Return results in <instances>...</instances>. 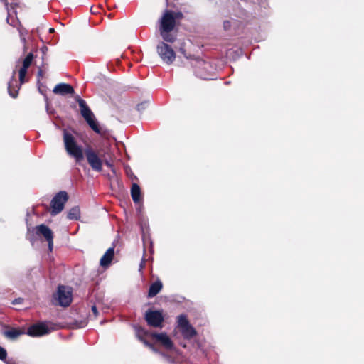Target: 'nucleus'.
Returning <instances> with one entry per match:
<instances>
[{
    "instance_id": "nucleus-1",
    "label": "nucleus",
    "mask_w": 364,
    "mask_h": 364,
    "mask_svg": "<svg viewBox=\"0 0 364 364\" xmlns=\"http://www.w3.org/2000/svg\"><path fill=\"white\" fill-rule=\"evenodd\" d=\"M159 32L164 41L173 43L176 40V36L171 33L176 26L173 12L166 10L159 21Z\"/></svg>"
},
{
    "instance_id": "nucleus-2",
    "label": "nucleus",
    "mask_w": 364,
    "mask_h": 364,
    "mask_svg": "<svg viewBox=\"0 0 364 364\" xmlns=\"http://www.w3.org/2000/svg\"><path fill=\"white\" fill-rule=\"evenodd\" d=\"M63 141L68 154L74 158L77 163L82 161L84 159L85 152L82 146L77 143L73 135L70 132L64 131Z\"/></svg>"
},
{
    "instance_id": "nucleus-3",
    "label": "nucleus",
    "mask_w": 364,
    "mask_h": 364,
    "mask_svg": "<svg viewBox=\"0 0 364 364\" xmlns=\"http://www.w3.org/2000/svg\"><path fill=\"white\" fill-rule=\"evenodd\" d=\"M84 152L87 161L92 169L100 172L102 170L104 154H100L90 146L86 147Z\"/></svg>"
},
{
    "instance_id": "nucleus-4",
    "label": "nucleus",
    "mask_w": 364,
    "mask_h": 364,
    "mask_svg": "<svg viewBox=\"0 0 364 364\" xmlns=\"http://www.w3.org/2000/svg\"><path fill=\"white\" fill-rule=\"evenodd\" d=\"M80 110L82 117L85 119L90 128L96 133L101 134L100 128L95 119V115L85 100H80Z\"/></svg>"
},
{
    "instance_id": "nucleus-5",
    "label": "nucleus",
    "mask_w": 364,
    "mask_h": 364,
    "mask_svg": "<svg viewBox=\"0 0 364 364\" xmlns=\"http://www.w3.org/2000/svg\"><path fill=\"white\" fill-rule=\"evenodd\" d=\"M156 52L161 60L167 65H171L176 59V53L172 48L165 43L160 42L156 46Z\"/></svg>"
},
{
    "instance_id": "nucleus-6",
    "label": "nucleus",
    "mask_w": 364,
    "mask_h": 364,
    "mask_svg": "<svg viewBox=\"0 0 364 364\" xmlns=\"http://www.w3.org/2000/svg\"><path fill=\"white\" fill-rule=\"evenodd\" d=\"M68 199V196L65 191H60L52 199L50 203L51 215H55L60 213L63 208L65 203Z\"/></svg>"
},
{
    "instance_id": "nucleus-7",
    "label": "nucleus",
    "mask_w": 364,
    "mask_h": 364,
    "mask_svg": "<svg viewBox=\"0 0 364 364\" xmlns=\"http://www.w3.org/2000/svg\"><path fill=\"white\" fill-rule=\"evenodd\" d=\"M56 299L59 305L68 306L72 301V289L68 287L60 285L58 288Z\"/></svg>"
},
{
    "instance_id": "nucleus-8",
    "label": "nucleus",
    "mask_w": 364,
    "mask_h": 364,
    "mask_svg": "<svg viewBox=\"0 0 364 364\" xmlns=\"http://www.w3.org/2000/svg\"><path fill=\"white\" fill-rule=\"evenodd\" d=\"M212 70L213 68L210 63L199 60L197 61V65H196L195 73L196 76L201 79L210 80L212 79Z\"/></svg>"
},
{
    "instance_id": "nucleus-9",
    "label": "nucleus",
    "mask_w": 364,
    "mask_h": 364,
    "mask_svg": "<svg viewBox=\"0 0 364 364\" xmlns=\"http://www.w3.org/2000/svg\"><path fill=\"white\" fill-rule=\"evenodd\" d=\"M35 233L38 236H43L48 242V250L52 251L53 248V231L47 225L41 224L33 228Z\"/></svg>"
},
{
    "instance_id": "nucleus-10",
    "label": "nucleus",
    "mask_w": 364,
    "mask_h": 364,
    "mask_svg": "<svg viewBox=\"0 0 364 364\" xmlns=\"http://www.w3.org/2000/svg\"><path fill=\"white\" fill-rule=\"evenodd\" d=\"M145 319L149 326L156 328L161 327L164 321L163 315L159 311H147Z\"/></svg>"
},
{
    "instance_id": "nucleus-11",
    "label": "nucleus",
    "mask_w": 364,
    "mask_h": 364,
    "mask_svg": "<svg viewBox=\"0 0 364 364\" xmlns=\"http://www.w3.org/2000/svg\"><path fill=\"white\" fill-rule=\"evenodd\" d=\"M49 329L46 324L45 323H38L36 325H33L28 329V334L31 336H41L49 333Z\"/></svg>"
},
{
    "instance_id": "nucleus-12",
    "label": "nucleus",
    "mask_w": 364,
    "mask_h": 364,
    "mask_svg": "<svg viewBox=\"0 0 364 364\" xmlns=\"http://www.w3.org/2000/svg\"><path fill=\"white\" fill-rule=\"evenodd\" d=\"M152 337L156 341L161 344L166 350H171L173 347V343L169 336L166 333H153Z\"/></svg>"
},
{
    "instance_id": "nucleus-13",
    "label": "nucleus",
    "mask_w": 364,
    "mask_h": 364,
    "mask_svg": "<svg viewBox=\"0 0 364 364\" xmlns=\"http://www.w3.org/2000/svg\"><path fill=\"white\" fill-rule=\"evenodd\" d=\"M33 58V54L32 53H29L23 61L22 67L19 70V80L21 84L24 82V78L27 73V69L31 65Z\"/></svg>"
},
{
    "instance_id": "nucleus-14",
    "label": "nucleus",
    "mask_w": 364,
    "mask_h": 364,
    "mask_svg": "<svg viewBox=\"0 0 364 364\" xmlns=\"http://www.w3.org/2000/svg\"><path fill=\"white\" fill-rule=\"evenodd\" d=\"M53 92L55 94H58V95H65L67 94H73L74 93V89L69 84L60 83V84H58L54 87Z\"/></svg>"
},
{
    "instance_id": "nucleus-15",
    "label": "nucleus",
    "mask_w": 364,
    "mask_h": 364,
    "mask_svg": "<svg viewBox=\"0 0 364 364\" xmlns=\"http://www.w3.org/2000/svg\"><path fill=\"white\" fill-rule=\"evenodd\" d=\"M114 255V247H109L100 259V265L103 267H108L113 259Z\"/></svg>"
},
{
    "instance_id": "nucleus-16",
    "label": "nucleus",
    "mask_w": 364,
    "mask_h": 364,
    "mask_svg": "<svg viewBox=\"0 0 364 364\" xmlns=\"http://www.w3.org/2000/svg\"><path fill=\"white\" fill-rule=\"evenodd\" d=\"M162 283L161 281L158 280L151 284V285L149 287L148 296L149 298H152L155 296L157 294L160 292V291L162 289Z\"/></svg>"
},
{
    "instance_id": "nucleus-17",
    "label": "nucleus",
    "mask_w": 364,
    "mask_h": 364,
    "mask_svg": "<svg viewBox=\"0 0 364 364\" xmlns=\"http://www.w3.org/2000/svg\"><path fill=\"white\" fill-rule=\"evenodd\" d=\"M131 196L135 203H139L141 200V189L139 185L133 183L131 188Z\"/></svg>"
},
{
    "instance_id": "nucleus-18",
    "label": "nucleus",
    "mask_w": 364,
    "mask_h": 364,
    "mask_svg": "<svg viewBox=\"0 0 364 364\" xmlns=\"http://www.w3.org/2000/svg\"><path fill=\"white\" fill-rule=\"evenodd\" d=\"M23 333V331L16 328H11L3 332V335L10 340H15Z\"/></svg>"
},
{
    "instance_id": "nucleus-19",
    "label": "nucleus",
    "mask_w": 364,
    "mask_h": 364,
    "mask_svg": "<svg viewBox=\"0 0 364 364\" xmlns=\"http://www.w3.org/2000/svg\"><path fill=\"white\" fill-rule=\"evenodd\" d=\"M146 331L143 328H136V334L137 338L141 342H143L145 346L149 347L151 349H152L153 351L156 352V350L155 349V348L144 338V336L146 335Z\"/></svg>"
},
{
    "instance_id": "nucleus-20",
    "label": "nucleus",
    "mask_w": 364,
    "mask_h": 364,
    "mask_svg": "<svg viewBox=\"0 0 364 364\" xmlns=\"http://www.w3.org/2000/svg\"><path fill=\"white\" fill-rule=\"evenodd\" d=\"M180 331L183 336L185 338L188 339L192 338L196 334V330L191 325H188V326L183 328Z\"/></svg>"
},
{
    "instance_id": "nucleus-21",
    "label": "nucleus",
    "mask_w": 364,
    "mask_h": 364,
    "mask_svg": "<svg viewBox=\"0 0 364 364\" xmlns=\"http://www.w3.org/2000/svg\"><path fill=\"white\" fill-rule=\"evenodd\" d=\"M15 75H16V70H14L13 71V75H12V77H11V80L8 83V92H9V94L10 95V96H11L14 98L17 97L18 92V88L16 89V90H14V91L12 90V87H13V85H14V82H16Z\"/></svg>"
},
{
    "instance_id": "nucleus-22",
    "label": "nucleus",
    "mask_w": 364,
    "mask_h": 364,
    "mask_svg": "<svg viewBox=\"0 0 364 364\" xmlns=\"http://www.w3.org/2000/svg\"><path fill=\"white\" fill-rule=\"evenodd\" d=\"M80 217V210L78 206L72 208L68 213V218L70 220H78Z\"/></svg>"
},
{
    "instance_id": "nucleus-23",
    "label": "nucleus",
    "mask_w": 364,
    "mask_h": 364,
    "mask_svg": "<svg viewBox=\"0 0 364 364\" xmlns=\"http://www.w3.org/2000/svg\"><path fill=\"white\" fill-rule=\"evenodd\" d=\"M189 324V322L185 315H180L178 317V326L181 329H182L184 327L188 326Z\"/></svg>"
},
{
    "instance_id": "nucleus-24",
    "label": "nucleus",
    "mask_w": 364,
    "mask_h": 364,
    "mask_svg": "<svg viewBox=\"0 0 364 364\" xmlns=\"http://www.w3.org/2000/svg\"><path fill=\"white\" fill-rule=\"evenodd\" d=\"M1 1L4 3L6 9L7 10V12H8V17L6 18V21L9 24H11L9 22V19L11 17L13 14H16V11L14 10V8L12 5H11V6L9 7L6 0H1Z\"/></svg>"
},
{
    "instance_id": "nucleus-25",
    "label": "nucleus",
    "mask_w": 364,
    "mask_h": 364,
    "mask_svg": "<svg viewBox=\"0 0 364 364\" xmlns=\"http://www.w3.org/2000/svg\"><path fill=\"white\" fill-rule=\"evenodd\" d=\"M237 23V21L232 19V20H226L223 22V28L225 31H228L232 25H235Z\"/></svg>"
},
{
    "instance_id": "nucleus-26",
    "label": "nucleus",
    "mask_w": 364,
    "mask_h": 364,
    "mask_svg": "<svg viewBox=\"0 0 364 364\" xmlns=\"http://www.w3.org/2000/svg\"><path fill=\"white\" fill-rule=\"evenodd\" d=\"M18 31L19 33V37H27L28 33V30L24 28L21 25H19L18 27Z\"/></svg>"
},
{
    "instance_id": "nucleus-27",
    "label": "nucleus",
    "mask_w": 364,
    "mask_h": 364,
    "mask_svg": "<svg viewBox=\"0 0 364 364\" xmlns=\"http://www.w3.org/2000/svg\"><path fill=\"white\" fill-rule=\"evenodd\" d=\"M7 352L5 348L0 346V360H5L6 359Z\"/></svg>"
},
{
    "instance_id": "nucleus-28",
    "label": "nucleus",
    "mask_w": 364,
    "mask_h": 364,
    "mask_svg": "<svg viewBox=\"0 0 364 364\" xmlns=\"http://www.w3.org/2000/svg\"><path fill=\"white\" fill-rule=\"evenodd\" d=\"M20 40H21V43H23V50L24 53H26L28 49L27 37H20Z\"/></svg>"
},
{
    "instance_id": "nucleus-29",
    "label": "nucleus",
    "mask_w": 364,
    "mask_h": 364,
    "mask_svg": "<svg viewBox=\"0 0 364 364\" xmlns=\"http://www.w3.org/2000/svg\"><path fill=\"white\" fill-rule=\"evenodd\" d=\"M145 107H146V103H141V104H139L137 105V110L138 111H142L143 109H145Z\"/></svg>"
},
{
    "instance_id": "nucleus-30",
    "label": "nucleus",
    "mask_w": 364,
    "mask_h": 364,
    "mask_svg": "<svg viewBox=\"0 0 364 364\" xmlns=\"http://www.w3.org/2000/svg\"><path fill=\"white\" fill-rule=\"evenodd\" d=\"M173 16H174V18H175V21H176V19H180V18H182V16H183V14H182V13H181V12H176V13H174V12H173Z\"/></svg>"
},
{
    "instance_id": "nucleus-31",
    "label": "nucleus",
    "mask_w": 364,
    "mask_h": 364,
    "mask_svg": "<svg viewBox=\"0 0 364 364\" xmlns=\"http://www.w3.org/2000/svg\"><path fill=\"white\" fill-rule=\"evenodd\" d=\"M92 313H93V314L95 315V317L97 316L98 311H97V309L96 306L94 305V306H92Z\"/></svg>"
},
{
    "instance_id": "nucleus-32",
    "label": "nucleus",
    "mask_w": 364,
    "mask_h": 364,
    "mask_svg": "<svg viewBox=\"0 0 364 364\" xmlns=\"http://www.w3.org/2000/svg\"><path fill=\"white\" fill-rule=\"evenodd\" d=\"M22 299H16L14 301H13V304H21Z\"/></svg>"
},
{
    "instance_id": "nucleus-33",
    "label": "nucleus",
    "mask_w": 364,
    "mask_h": 364,
    "mask_svg": "<svg viewBox=\"0 0 364 364\" xmlns=\"http://www.w3.org/2000/svg\"><path fill=\"white\" fill-rule=\"evenodd\" d=\"M108 167H111L112 166V164H110V162L109 161H107V159H104V162Z\"/></svg>"
},
{
    "instance_id": "nucleus-34",
    "label": "nucleus",
    "mask_w": 364,
    "mask_h": 364,
    "mask_svg": "<svg viewBox=\"0 0 364 364\" xmlns=\"http://www.w3.org/2000/svg\"><path fill=\"white\" fill-rule=\"evenodd\" d=\"M75 100H76V101L78 102V104H79V105H80V100H82V99H81V98L80 97V96H78V95L75 97Z\"/></svg>"
},
{
    "instance_id": "nucleus-35",
    "label": "nucleus",
    "mask_w": 364,
    "mask_h": 364,
    "mask_svg": "<svg viewBox=\"0 0 364 364\" xmlns=\"http://www.w3.org/2000/svg\"><path fill=\"white\" fill-rule=\"evenodd\" d=\"M6 364H16L14 363H11L10 362L9 360H6V359L5 360H4Z\"/></svg>"
},
{
    "instance_id": "nucleus-36",
    "label": "nucleus",
    "mask_w": 364,
    "mask_h": 364,
    "mask_svg": "<svg viewBox=\"0 0 364 364\" xmlns=\"http://www.w3.org/2000/svg\"><path fill=\"white\" fill-rule=\"evenodd\" d=\"M144 261H142L140 264V269H142L144 267Z\"/></svg>"
},
{
    "instance_id": "nucleus-37",
    "label": "nucleus",
    "mask_w": 364,
    "mask_h": 364,
    "mask_svg": "<svg viewBox=\"0 0 364 364\" xmlns=\"http://www.w3.org/2000/svg\"><path fill=\"white\" fill-rule=\"evenodd\" d=\"M49 32H50V33H53V32H54V28H50L49 29Z\"/></svg>"
},
{
    "instance_id": "nucleus-38",
    "label": "nucleus",
    "mask_w": 364,
    "mask_h": 364,
    "mask_svg": "<svg viewBox=\"0 0 364 364\" xmlns=\"http://www.w3.org/2000/svg\"><path fill=\"white\" fill-rule=\"evenodd\" d=\"M38 75H41V76L42 75V70H40L38 71Z\"/></svg>"
},
{
    "instance_id": "nucleus-39",
    "label": "nucleus",
    "mask_w": 364,
    "mask_h": 364,
    "mask_svg": "<svg viewBox=\"0 0 364 364\" xmlns=\"http://www.w3.org/2000/svg\"><path fill=\"white\" fill-rule=\"evenodd\" d=\"M33 240H34V239H33V238H32V237H31V238H30V241H31L32 243H33Z\"/></svg>"
}]
</instances>
